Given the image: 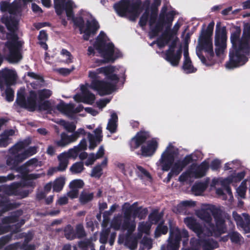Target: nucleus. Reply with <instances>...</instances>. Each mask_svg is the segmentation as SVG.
I'll return each instance as SVG.
<instances>
[{"instance_id": "obj_39", "label": "nucleus", "mask_w": 250, "mask_h": 250, "mask_svg": "<svg viewBox=\"0 0 250 250\" xmlns=\"http://www.w3.org/2000/svg\"><path fill=\"white\" fill-rule=\"evenodd\" d=\"M93 193H88L86 191H83L80 194L79 200L81 204H85L88 202L92 201L93 199Z\"/></svg>"}, {"instance_id": "obj_26", "label": "nucleus", "mask_w": 250, "mask_h": 250, "mask_svg": "<svg viewBox=\"0 0 250 250\" xmlns=\"http://www.w3.org/2000/svg\"><path fill=\"white\" fill-rule=\"evenodd\" d=\"M56 108L59 111L67 115H70L74 113L73 104H65L63 101H61L57 105Z\"/></svg>"}, {"instance_id": "obj_45", "label": "nucleus", "mask_w": 250, "mask_h": 250, "mask_svg": "<svg viewBox=\"0 0 250 250\" xmlns=\"http://www.w3.org/2000/svg\"><path fill=\"white\" fill-rule=\"evenodd\" d=\"M70 143L68 135L64 132L61 134V139L55 142L56 145L59 147H64Z\"/></svg>"}, {"instance_id": "obj_6", "label": "nucleus", "mask_w": 250, "mask_h": 250, "mask_svg": "<svg viewBox=\"0 0 250 250\" xmlns=\"http://www.w3.org/2000/svg\"><path fill=\"white\" fill-rule=\"evenodd\" d=\"M17 31H9L6 33L8 41L5 43V46L9 50L8 59L11 62H17L22 59L21 52L22 47V42L19 41Z\"/></svg>"}, {"instance_id": "obj_4", "label": "nucleus", "mask_w": 250, "mask_h": 250, "mask_svg": "<svg viewBox=\"0 0 250 250\" xmlns=\"http://www.w3.org/2000/svg\"><path fill=\"white\" fill-rule=\"evenodd\" d=\"M174 146L169 144L167 146L165 151L162 153L159 161L164 171H167L171 168L172 172L175 173V175H178L184 168L181 164L179 160L177 161L173 165L175 157L178 154V150H174Z\"/></svg>"}, {"instance_id": "obj_56", "label": "nucleus", "mask_w": 250, "mask_h": 250, "mask_svg": "<svg viewBox=\"0 0 250 250\" xmlns=\"http://www.w3.org/2000/svg\"><path fill=\"white\" fill-rule=\"evenodd\" d=\"M19 217L16 215L6 216L3 218L1 222L3 224H8L16 223L18 221Z\"/></svg>"}, {"instance_id": "obj_51", "label": "nucleus", "mask_w": 250, "mask_h": 250, "mask_svg": "<svg viewBox=\"0 0 250 250\" xmlns=\"http://www.w3.org/2000/svg\"><path fill=\"white\" fill-rule=\"evenodd\" d=\"M6 164L12 170H15L20 164L14 155L9 156L6 160Z\"/></svg>"}, {"instance_id": "obj_27", "label": "nucleus", "mask_w": 250, "mask_h": 250, "mask_svg": "<svg viewBox=\"0 0 250 250\" xmlns=\"http://www.w3.org/2000/svg\"><path fill=\"white\" fill-rule=\"evenodd\" d=\"M14 204L10 203L8 198L4 195L0 194V208L2 211H8L15 208Z\"/></svg>"}, {"instance_id": "obj_18", "label": "nucleus", "mask_w": 250, "mask_h": 250, "mask_svg": "<svg viewBox=\"0 0 250 250\" xmlns=\"http://www.w3.org/2000/svg\"><path fill=\"white\" fill-rule=\"evenodd\" d=\"M189 235H169L167 245L162 246L161 250H178L182 238H188Z\"/></svg>"}, {"instance_id": "obj_15", "label": "nucleus", "mask_w": 250, "mask_h": 250, "mask_svg": "<svg viewBox=\"0 0 250 250\" xmlns=\"http://www.w3.org/2000/svg\"><path fill=\"white\" fill-rule=\"evenodd\" d=\"M149 137V133L148 131L141 130L138 132L129 142L131 150L133 151L143 145Z\"/></svg>"}, {"instance_id": "obj_57", "label": "nucleus", "mask_w": 250, "mask_h": 250, "mask_svg": "<svg viewBox=\"0 0 250 250\" xmlns=\"http://www.w3.org/2000/svg\"><path fill=\"white\" fill-rule=\"evenodd\" d=\"M244 182H242L240 186L237 188L236 191L239 196L242 199L246 198V193L247 191V187Z\"/></svg>"}, {"instance_id": "obj_3", "label": "nucleus", "mask_w": 250, "mask_h": 250, "mask_svg": "<svg viewBox=\"0 0 250 250\" xmlns=\"http://www.w3.org/2000/svg\"><path fill=\"white\" fill-rule=\"evenodd\" d=\"M174 16L175 12L173 11H170L167 13L165 11H162L154 27L148 32L149 38L152 39L157 37L165 27V30L162 33L161 37L166 42V43H168L174 36V34L170 30V28H171L172 22L174 19Z\"/></svg>"}, {"instance_id": "obj_25", "label": "nucleus", "mask_w": 250, "mask_h": 250, "mask_svg": "<svg viewBox=\"0 0 250 250\" xmlns=\"http://www.w3.org/2000/svg\"><path fill=\"white\" fill-rule=\"evenodd\" d=\"M136 223L134 221H131L130 219L124 218L122 224L121 230L127 231L125 234H134L133 232L135 230Z\"/></svg>"}, {"instance_id": "obj_30", "label": "nucleus", "mask_w": 250, "mask_h": 250, "mask_svg": "<svg viewBox=\"0 0 250 250\" xmlns=\"http://www.w3.org/2000/svg\"><path fill=\"white\" fill-rule=\"evenodd\" d=\"M152 223L149 221L141 222L138 224V233L137 234H150V230L152 227Z\"/></svg>"}, {"instance_id": "obj_21", "label": "nucleus", "mask_w": 250, "mask_h": 250, "mask_svg": "<svg viewBox=\"0 0 250 250\" xmlns=\"http://www.w3.org/2000/svg\"><path fill=\"white\" fill-rule=\"evenodd\" d=\"M184 223L187 227L191 229L196 234H204V228L194 217H187L184 219Z\"/></svg>"}, {"instance_id": "obj_41", "label": "nucleus", "mask_w": 250, "mask_h": 250, "mask_svg": "<svg viewBox=\"0 0 250 250\" xmlns=\"http://www.w3.org/2000/svg\"><path fill=\"white\" fill-rule=\"evenodd\" d=\"M24 90L22 92H18L16 102L20 107L26 109V99L23 93Z\"/></svg>"}, {"instance_id": "obj_52", "label": "nucleus", "mask_w": 250, "mask_h": 250, "mask_svg": "<svg viewBox=\"0 0 250 250\" xmlns=\"http://www.w3.org/2000/svg\"><path fill=\"white\" fill-rule=\"evenodd\" d=\"M177 45V41L176 40L172 41L170 45H169V48L165 52V59L166 60L167 59H170V57L172 55L174 51H175V49Z\"/></svg>"}, {"instance_id": "obj_53", "label": "nucleus", "mask_w": 250, "mask_h": 250, "mask_svg": "<svg viewBox=\"0 0 250 250\" xmlns=\"http://www.w3.org/2000/svg\"><path fill=\"white\" fill-rule=\"evenodd\" d=\"M6 87L5 90V100L8 102H12L14 98V91L10 86Z\"/></svg>"}, {"instance_id": "obj_61", "label": "nucleus", "mask_w": 250, "mask_h": 250, "mask_svg": "<svg viewBox=\"0 0 250 250\" xmlns=\"http://www.w3.org/2000/svg\"><path fill=\"white\" fill-rule=\"evenodd\" d=\"M74 69V67L72 66L71 68H59L56 69V71L63 76L69 75Z\"/></svg>"}, {"instance_id": "obj_23", "label": "nucleus", "mask_w": 250, "mask_h": 250, "mask_svg": "<svg viewBox=\"0 0 250 250\" xmlns=\"http://www.w3.org/2000/svg\"><path fill=\"white\" fill-rule=\"evenodd\" d=\"M213 213L215 212L210 208H206L198 210L196 212V215L201 220L207 223L209 227L212 220L211 214V213L213 214Z\"/></svg>"}, {"instance_id": "obj_64", "label": "nucleus", "mask_w": 250, "mask_h": 250, "mask_svg": "<svg viewBox=\"0 0 250 250\" xmlns=\"http://www.w3.org/2000/svg\"><path fill=\"white\" fill-rule=\"evenodd\" d=\"M149 17V13L146 11L141 17L139 24L140 26L143 27L146 25Z\"/></svg>"}, {"instance_id": "obj_33", "label": "nucleus", "mask_w": 250, "mask_h": 250, "mask_svg": "<svg viewBox=\"0 0 250 250\" xmlns=\"http://www.w3.org/2000/svg\"><path fill=\"white\" fill-rule=\"evenodd\" d=\"M115 71V67L113 66H107L104 67H101L97 68L95 71H92L97 74V75L99 76L100 74H104L105 78L111 73H114Z\"/></svg>"}, {"instance_id": "obj_34", "label": "nucleus", "mask_w": 250, "mask_h": 250, "mask_svg": "<svg viewBox=\"0 0 250 250\" xmlns=\"http://www.w3.org/2000/svg\"><path fill=\"white\" fill-rule=\"evenodd\" d=\"M148 213L147 208H143L142 207H136L134 210L133 218H138L139 219H145Z\"/></svg>"}, {"instance_id": "obj_22", "label": "nucleus", "mask_w": 250, "mask_h": 250, "mask_svg": "<svg viewBox=\"0 0 250 250\" xmlns=\"http://www.w3.org/2000/svg\"><path fill=\"white\" fill-rule=\"evenodd\" d=\"M37 92L31 90L26 99V109L29 111H34L37 108Z\"/></svg>"}, {"instance_id": "obj_7", "label": "nucleus", "mask_w": 250, "mask_h": 250, "mask_svg": "<svg viewBox=\"0 0 250 250\" xmlns=\"http://www.w3.org/2000/svg\"><path fill=\"white\" fill-rule=\"evenodd\" d=\"M213 215L215 221V225L210 223L208 227V230L210 234H222L223 233H227L228 234H240L238 232L235 231V225L230 220L228 222V224H226L224 219L220 214L213 213Z\"/></svg>"}, {"instance_id": "obj_35", "label": "nucleus", "mask_w": 250, "mask_h": 250, "mask_svg": "<svg viewBox=\"0 0 250 250\" xmlns=\"http://www.w3.org/2000/svg\"><path fill=\"white\" fill-rule=\"evenodd\" d=\"M202 243L203 250H213L219 247L218 243L212 239L204 240Z\"/></svg>"}, {"instance_id": "obj_8", "label": "nucleus", "mask_w": 250, "mask_h": 250, "mask_svg": "<svg viewBox=\"0 0 250 250\" xmlns=\"http://www.w3.org/2000/svg\"><path fill=\"white\" fill-rule=\"evenodd\" d=\"M88 77L91 79V83L89 87L97 91L100 95H109L115 90V84H113L110 82L100 80V77L92 71H89Z\"/></svg>"}, {"instance_id": "obj_28", "label": "nucleus", "mask_w": 250, "mask_h": 250, "mask_svg": "<svg viewBox=\"0 0 250 250\" xmlns=\"http://www.w3.org/2000/svg\"><path fill=\"white\" fill-rule=\"evenodd\" d=\"M59 165L57 169L59 171H64L66 170L69 164V159L64 155V153H61L58 156Z\"/></svg>"}, {"instance_id": "obj_46", "label": "nucleus", "mask_w": 250, "mask_h": 250, "mask_svg": "<svg viewBox=\"0 0 250 250\" xmlns=\"http://www.w3.org/2000/svg\"><path fill=\"white\" fill-rule=\"evenodd\" d=\"M80 151L78 150L77 147L75 146L72 148L69 149L67 151L62 152L64 154V155L68 158L75 159L78 156Z\"/></svg>"}, {"instance_id": "obj_10", "label": "nucleus", "mask_w": 250, "mask_h": 250, "mask_svg": "<svg viewBox=\"0 0 250 250\" xmlns=\"http://www.w3.org/2000/svg\"><path fill=\"white\" fill-rule=\"evenodd\" d=\"M227 30L225 26L220 27L219 23H217L215 35V51L218 57L223 54L227 47Z\"/></svg>"}, {"instance_id": "obj_42", "label": "nucleus", "mask_w": 250, "mask_h": 250, "mask_svg": "<svg viewBox=\"0 0 250 250\" xmlns=\"http://www.w3.org/2000/svg\"><path fill=\"white\" fill-rule=\"evenodd\" d=\"M238 227L242 229L244 233H250V216L248 214H246L245 216L244 220L243 221L242 224L239 225Z\"/></svg>"}, {"instance_id": "obj_63", "label": "nucleus", "mask_w": 250, "mask_h": 250, "mask_svg": "<svg viewBox=\"0 0 250 250\" xmlns=\"http://www.w3.org/2000/svg\"><path fill=\"white\" fill-rule=\"evenodd\" d=\"M141 243L148 250L151 249L152 247V240L147 237L146 235H144L141 241Z\"/></svg>"}, {"instance_id": "obj_55", "label": "nucleus", "mask_w": 250, "mask_h": 250, "mask_svg": "<svg viewBox=\"0 0 250 250\" xmlns=\"http://www.w3.org/2000/svg\"><path fill=\"white\" fill-rule=\"evenodd\" d=\"M84 186V182L81 179H75L72 181L70 184V188L78 189L83 188Z\"/></svg>"}, {"instance_id": "obj_44", "label": "nucleus", "mask_w": 250, "mask_h": 250, "mask_svg": "<svg viewBox=\"0 0 250 250\" xmlns=\"http://www.w3.org/2000/svg\"><path fill=\"white\" fill-rule=\"evenodd\" d=\"M168 231V227L164 224L162 220L157 225L154 234H166Z\"/></svg>"}, {"instance_id": "obj_12", "label": "nucleus", "mask_w": 250, "mask_h": 250, "mask_svg": "<svg viewBox=\"0 0 250 250\" xmlns=\"http://www.w3.org/2000/svg\"><path fill=\"white\" fill-rule=\"evenodd\" d=\"M17 76L12 70L4 68L0 70V89L2 90L5 86H11L15 83Z\"/></svg>"}, {"instance_id": "obj_1", "label": "nucleus", "mask_w": 250, "mask_h": 250, "mask_svg": "<svg viewBox=\"0 0 250 250\" xmlns=\"http://www.w3.org/2000/svg\"><path fill=\"white\" fill-rule=\"evenodd\" d=\"M230 31L232 47L229 50V61L226 63V67L232 69L244 65L248 61L247 56L250 54V23L245 24L241 38L240 26H234Z\"/></svg>"}, {"instance_id": "obj_14", "label": "nucleus", "mask_w": 250, "mask_h": 250, "mask_svg": "<svg viewBox=\"0 0 250 250\" xmlns=\"http://www.w3.org/2000/svg\"><path fill=\"white\" fill-rule=\"evenodd\" d=\"M143 235H119L118 243L124 244L125 247L130 250L137 249L138 243Z\"/></svg>"}, {"instance_id": "obj_38", "label": "nucleus", "mask_w": 250, "mask_h": 250, "mask_svg": "<svg viewBox=\"0 0 250 250\" xmlns=\"http://www.w3.org/2000/svg\"><path fill=\"white\" fill-rule=\"evenodd\" d=\"M87 137L89 142V148L90 150H93L97 146V144L100 143L102 141V139H99L100 137L94 136L90 132L88 133Z\"/></svg>"}, {"instance_id": "obj_50", "label": "nucleus", "mask_w": 250, "mask_h": 250, "mask_svg": "<svg viewBox=\"0 0 250 250\" xmlns=\"http://www.w3.org/2000/svg\"><path fill=\"white\" fill-rule=\"evenodd\" d=\"M15 170L17 172L21 173L23 178L26 175H27V173H29L32 171V170L29 169V167L28 165H26V162L21 166H18Z\"/></svg>"}, {"instance_id": "obj_49", "label": "nucleus", "mask_w": 250, "mask_h": 250, "mask_svg": "<svg viewBox=\"0 0 250 250\" xmlns=\"http://www.w3.org/2000/svg\"><path fill=\"white\" fill-rule=\"evenodd\" d=\"M195 154L193 153L186 155L182 160H179L181 164L184 168L187 167L190 163L196 161L197 159H194Z\"/></svg>"}, {"instance_id": "obj_2", "label": "nucleus", "mask_w": 250, "mask_h": 250, "mask_svg": "<svg viewBox=\"0 0 250 250\" xmlns=\"http://www.w3.org/2000/svg\"><path fill=\"white\" fill-rule=\"evenodd\" d=\"M214 26L213 21L210 22L207 28L205 24L202 25L196 49L197 56L202 62L206 65L209 64L206 57L203 55L202 51H204L207 54V57L209 60H211L214 56L212 39Z\"/></svg>"}, {"instance_id": "obj_62", "label": "nucleus", "mask_w": 250, "mask_h": 250, "mask_svg": "<svg viewBox=\"0 0 250 250\" xmlns=\"http://www.w3.org/2000/svg\"><path fill=\"white\" fill-rule=\"evenodd\" d=\"M24 149L20 142L16 143L14 146H13L9 150L11 154H16L22 149Z\"/></svg>"}, {"instance_id": "obj_24", "label": "nucleus", "mask_w": 250, "mask_h": 250, "mask_svg": "<svg viewBox=\"0 0 250 250\" xmlns=\"http://www.w3.org/2000/svg\"><path fill=\"white\" fill-rule=\"evenodd\" d=\"M209 165L208 162L206 161L202 162L198 166L195 170L193 172L194 177L196 178H201L205 176L208 169Z\"/></svg>"}, {"instance_id": "obj_11", "label": "nucleus", "mask_w": 250, "mask_h": 250, "mask_svg": "<svg viewBox=\"0 0 250 250\" xmlns=\"http://www.w3.org/2000/svg\"><path fill=\"white\" fill-rule=\"evenodd\" d=\"M34 183L31 181L27 182L25 183L21 182H14L8 187L5 188V191L8 192L9 194L15 196H19L21 198L27 197L29 194V190L27 189H23L22 188L27 186L32 187Z\"/></svg>"}, {"instance_id": "obj_43", "label": "nucleus", "mask_w": 250, "mask_h": 250, "mask_svg": "<svg viewBox=\"0 0 250 250\" xmlns=\"http://www.w3.org/2000/svg\"><path fill=\"white\" fill-rule=\"evenodd\" d=\"M122 222L123 220L121 216L115 217L110 223V228L116 230H121Z\"/></svg>"}, {"instance_id": "obj_19", "label": "nucleus", "mask_w": 250, "mask_h": 250, "mask_svg": "<svg viewBox=\"0 0 250 250\" xmlns=\"http://www.w3.org/2000/svg\"><path fill=\"white\" fill-rule=\"evenodd\" d=\"M0 21L5 24L9 31H18L19 20L14 16H3L0 18Z\"/></svg>"}, {"instance_id": "obj_60", "label": "nucleus", "mask_w": 250, "mask_h": 250, "mask_svg": "<svg viewBox=\"0 0 250 250\" xmlns=\"http://www.w3.org/2000/svg\"><path fill=\"white\" fill-rule=\"evenodd\" d=\"M102 168L101 165H96L94 168L92 169V172L91 174V176L100 178L102 174Z\"/></svg>"}, {"instance_id": "obj_16", "label": "nucleus", "mask_w": 250, "mask_h": 250, "mask_svg": "<svg viewBox=\"0 0 250 250\" xmlns=\"http://www.w3.org/2000/svg\"><path fill=\"white\" fill-rule=\"evenodd\" d=\"M99 28V23L95 20H87L85 28L82 29V34H83V39L84 41H88L90 36L96 34Z\"/></svg>"}, {"instance_id": "obj_17", "label": "nucleus", "mask_w": 250, "mask_h": 250, "mask_svg": "<svg viewBox=\"0 0 250 250\" xmlns=\"http://www.w3.org/2000/svg\"><path fill=\"white\" fill-rule=\"evenodd\" d=\"M82 95H76L75 99L88 104H92L96 99L95 95L91 93L84 85L81 87Z\"/></svg>"}, {"instance_id": "obj_13", "label": "nucleus", "mask_w": 250, "mask_h": 250, "mask_svg": "<svg viewBox=\"0 0 250 250\" xmlns=\"http://www.w3.org/2000/svg\"><path fill=\"white\" fill-rule=\"evenodd\" d=\"M73 2L69 0L66 4V10H65L67 19L72 20L74 25L79 28L80 33L82 34V29L84 27V21L82 16L75 17L73 10Z\"/></svg>"}, {"instance_id": "obj_9", "label": "nucleus", "mask_w": 250, "mask_h": 250, "mask_svg": "<svg viewBox=\"0 0 250 250\" xmlns=\"http://www.w3.org/2000/svg\"><path fill=\"white\" fill-rule=\"evenodd\" d=\"M142 1L136 0L131 2L130 0H120L114 5V8L119 16L124 17L126 13L132 14L134 18L138 16L141 9Z\"/></svg>"}, {"instance_id": "obj_20", "label": "nucleus", "mask_w": 250, "mask_h": 250, "mask_svg": "<svg viewBox=\"0 0 250 250\" xmlns=\"http://www.w3.org/2000/svg\"><path fill=\"white\" fill-rule=\"evenodd\" d=\"M158 146L156 140L152 139L148 142L146 145H142L141 148V154L145 157L152 156L156 151Z\"/></svg>"}, {"instance_id": "obj_5", "label": "nucleus", "mask_w": 250, "mask_h": 250, "mask_svg": "<svg viewBox=\"0 0 250 250\" xmlns=\"http://www.w3.org/2000/svg\"><path fill=\"white\" fill-rule=\"evenodd\" d=\"M94 47L103 58L104 63H113L115 61L122 57L119 50H115L114 45L112 42L106 43L105 40L98 38L94 43Z\"/></svg>"}, {"instance_id": "obj_48", "label": "nucleus", "mask_w": 250, "mask_h": 250, "mask_svg": "<svg viewBox=\"0 0 250 250\" xmlns=\"http://www.w3.org/2000/svg\"><path fill=\"white\" fill-rule=\"evenodd\" d=\"M60 125L63 126L65 129L69 132H73L76 128V125L73 123L66 122L64 120H61L60 121Z\"/></svg>"}, {"instance_id": "obj_47", "label": "nucleus", "mask_w": 250, "mask_h": 250, "mask_svg": "<svg viewBox=\"0 0 250 250\" xmlns=\"http://www.w3.org/2000/svg\"><path fill=\"white\" fill-rule=\"evenodd\" d=\"M183 69L186 71L187 73H193L195 71L194 70V67L190 58L184 59Z\"/></svg>"}, {"instance_id": "obj_37", "label": "nucleus", "mask_w": 250, "mask_h": 250, "mask_svg": "<svg viewBox=\"0 0 250 250\" xmlns=\"http://www.w3.org/2000/svg\"><path fill=\"white\" fill-rule=\"evenodd\" d=\"M84 169L83 163L82 161L74 163L70 167L69 170L73 174L82 173Z\"/></svg>"}, {"instance_id": "obj_58", "label": "nucleus", "mask_w": 250, "mask_h": 250, "mask_svg": "<svg viewBox=\"0 0 250 250\" xmlns=\"http://www.w3.org/2000/svg\"><path fill=\"white\" fill-rule=\"evenodd\" d=\"M135 204V203L125 209L124 213V218L131 219L132 216L133 217L134 210L136 208V207H134Z\"/></svg>"}, {"instance_id": "obj_59", "label": "nucleus", "mask_w": 250, "mask_h": 250, "mask_svg": "<svg viewBox=\"0 0 250 250\" xmlns=\"http://www.w3.org/2000/svg\"><path fill=\"white\" fill-rule=\"evenodd\" d=\"M26 165H28V167H32L33 168H35L38 167H41L42 166V162L39 161L37 158H33L30 159L27 162H26Z\"/></svg>"}, {"instance_id": "obj_29", "label": "nucleus", "mask_w": 250, "mask_h": 250, "mask_svg": "<svg viewBox=\"0 0 250 250\" xmlns=\"http://www.w3.org/2000/svg\"><path fill=\"white\" fill-rule=\"evenodd\" d=\"M182 47L176 51V53L174 51L172 55L170 57V59H167L166 61L169 62L170 64L174 66H176L178 65L179 61L182 57Z\"/></svg>"}, {"instance_id": "obj_36", "label": "nucleus", "mask_w": 250, "mask_h": 250, "mask_svg": "<svg viewBox=\"0 0 250 250\" xmlns=\"http://www.w3.org/2000/svg\"><path fill=\"white\" fill-rule=\"evenodd\" d=\"M37 94L39 101L42 102L49 98L52 94V92L50 89L44 88L38 90Z\"/></svg>"}, {"instance_id": "obj_40", "label": "nucleus", "mask_w": 250, "mask_h": 250, "mask_svg": "<svg viewBox=\"0 0 250 250\" xmlns=\"http://www.w3.org/2000/svg\"><path fill=\"white\" fill-rule=\"evenodd\" d=\"M65 184L64 179L60 177L56 179L53 185V190L54 191L58 192L61 191Z\"/></svg>"}, {"instance_id": "obj_32", "label": "nucleus", "mask_w": 250, "mask_h": 250, "mask_svg": "<svg viewBox=\"0 0 250 250\" xmlns=\"http://www.w3.org/2000/svg\"><path fill=\"white\" fill-rule=\"evenodd\" d=\"M163 217V212H159L157 210H155L150 213L148 216V220L152 224H157Z\"/></svg>"}, {"instance_id": "obj_31", "label": "nucleus", "mask_w": 250, "mask_h": 250, "mask_svg": "<svg viewBox=\"0 0 250 250\" xmlns=\"http://www.w3.org/2000/svg\"><path fill=\"white\" fill-rule=\"evenodd\" d=\"M17 238H21L23 236H25L24 242L21 244L20 248L23 250H35L36 246L34 244H27L28 241L33 238V235H18Z\"/></svg>"}, {"instance_id": "obj_54", "label": "nucleus", "mask_w": 250, "mask_h": 250, "mask_svg": "<svg viewBox=\"0 0 250 250\" xmlns=\"http://www.w3.org/2000/svg\"><path fill=\"white\" fill-rule=\"evenodd\" d=\"M206 184L202 182L195 183L191 188L192 191L195 192H202L206 189Z\"/></svg>"}]
</instances>
